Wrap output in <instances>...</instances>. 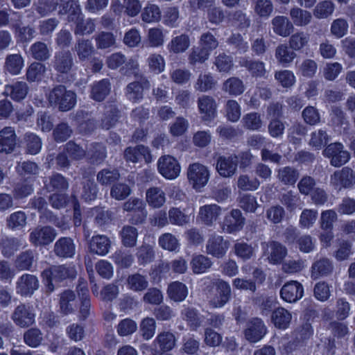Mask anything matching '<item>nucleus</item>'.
<instances>
[{
    "label": "nucleus",
    "instance_id": "60",
    "mask_svg": "<svg viewBox=\"0 0 355 355\" xmlns=\"http://www.w3.org/2000/svg\"><path fill=\"white\" fill-rule=\"evenodd\" d=\"M137 257L141 265L151 262L155 257V252L152 245L144 243L137 248Z\"/></svg>",
    "mask_w": 355,
    "mask_h": 355
},
{
    "label": "nucleus",
    "instance_id": "59",
    "mask_svg": "<svg viewBox=\"0 0 355 355\" xmlns=\"http://www.w3.org/2000/svg\"><path fill=\"white\" fill-rule=\"evenodd\" d=\"M35 261L34 253L31 250L21 252L15 261V266L21 270H30Z\"/></svg>",
    "mask_w": 355,
    "mask_h": 355
},
{
    "label": "nucleus",
    "instance_id": "19",
    "mask_svg": "<svg viewBox=\"0 0 355 355\" xmlns=\"http://www.w3.org/2000/svg\"><path fill=\"white\" fill-rule=\"evenodd\" d=\"M197 103L203 121H211L215 118L217 105L213 97L203 95L198 98Z\"/></svg>",
    "mask_w": 355,
    "mask_h": 355
},
{
    "label": "nucleus",
    "instance_id": "53",
    "mask_svg": "<svg viewBox=\"0 0 355 355\" xmlns=\"http://www.w3.org/2000/svg\"><path fill=\"white\" fill-rule=\"evenodd\" d=\"M286 44H279L275 49V58L277 61L282 64H289L296 57V53Z\"/></svg>",
    "mask_w": 355,
    "mask_h": 355
},
{
    "label": "nucleus",
    "instance_id": "36",
    "mask_svg": "<svg viewBox=\"0 0 355 355\" xmlns=\"http://www.w3.org/2000/svg\"><path fill=\"white\" fill-rule=\"evenodd\" d=\"M245 85L241 79L238 77H230L224 81L222 90L230 96H239L245 91Z\"/></svg>",
    "mask_w": 355,
    "mask_h": 355
},
{
    "label": "nucleus",
    "instance_id": "18",
    "mask_svg": "<svg viewBox=\"0 0 355 355\" xmlns=\"http://www.w3.org/2000/svg\"><path fill=\"white\" fill-rule=\"evenodd\" d=\"M304 294L302 285L297 281L286 282L281 288L282 298L290 303L295 302L301 299Z\"/></svg>",
    "mask_w": 355,
    "mask_h": 355
},
{
    "label": "nucleus",
    "instance_id": "25",
    "mask_svg": "<svg viewBox=\"0 0 355 355\" xmlns=\"http://www.w3.org/2000/svg\"><path fill=\"white\" fill-rule=\"evenodd\" d=\"M86 116H87V113L83 110H78L75 114H71V119L78 123L79 131L87 135L92 133L96 130L97 123L92 118H87L81 121L82 119L86 118Z\"/></svg>",
    "mask_w": 355,
    "mask_h": 355
},
{
    "label": "nucleus",
    "instance_id": "52",
    "mask_svg": "<svg viewBox=\"0 0 355 355\" xmlns=\"http://www.w3.org/2000/svg\"><path fill=\"white\" fill-rule=\"evenodd\" d=\"M335 9V4L330 0L320 1L313 10V15L318 19H327L330 17Z\"/></svg>",
    "mask_w": 355,
    "mask_h": 355
},
{
    "label": "nucleus",
    "instance_id": "28",
    "mask_svg": "<svg viewBox=\"0 0 355 355\" xmlns=\"http://www.w3.org/2000/svg\"><path fill=\"white\" fill-rule=\"evenodd\" d=\"M59 305L60 311L68 315L73 313L76 307V295L74 291L66 289L60 294Z\"/></svg>",
    "mask_w": 355,
    "mask_h": 355
},
{
    "label": "nucleus",
    "instance_id": "55",
    "mask_svg": "<svg viewBox=\"0 0 355 355\" xmlns=\"http://www.w3.org/2000/svg\"><path fill=\"white\" fill-rule=\"evenodd\" d=\"M141 16L146 23L157 22L161 19V10L157 5L148 3L143 9Z\"/></svg>",
    "mask_w": 355,
    "mask_h": 355
},
{
    "label": "nucleus",
    "instance_id": "42",
    "mask_svg": "<svg viewBox=\"0 0 355 355\" xmlns=\"http://www.w3.org/2000/svg\"><path fill=\"white\" fill-rule=\"evenodd\" d=\"M28 91V85L24 82H17L11 85H6L5 93L16 101L24 99Z\"/></svg>",
    "mask_w": 355,
    "mask_h": 355
},
{
    "label": "nucleus",
    "instance_id": "13",
    "mask_svg": "<svg viewBox=\"0 0 355 355\" xmlns=\"http://www.w3.org/2000/svg\"><path fill=\"white\" fill-rule=\"evenodd\" d=\"M215 285L216 293L209 300V304L212 308H221L230 299L231 288L230 284L223 279L216 280Z\"/></svg>",
    "mask_w": 355,
    "mask_h": 355
},
{
    "label": "nucleus",
    "instance_id": "20",
    "mask_svg": "<svg viewBox=\"0 0 355 355\" xmlns=\"http://www.w3.org/2000/svg\"><path fill=\"white\" fill-rule=\"evenodd\" d=\"M73 65V58L68 50H62L55 53L53 61V68L61 73L69 72Z\"/></svg>",
    "mask_w": 355,
    "mask_h": 355
},
{
    "label": "nucleus",
    "instance_id": "3",
    "mask_svg": "<svg viewBox=\"0 0 355 355\" xmlns=\"http://www.w3.org/2000/svg\"><path fill=\"white\" fill-rule=\"evenodd\" d=\"M136 80L130 83L125 89L126 98L133 103L144 98V91L150 87V81L143 74H135Z\"/></svg>",
    "mask_w": 355,
    "mask_h": 355
},
{
    "label": "nucleus",
    "instance_id": "61",
    "mask_svg": "<svg viewBox=\"0 0 355 355\" xmlns=\"http://www.w3.org/2000/svg\"><path fill=\"white\" fill-rule=\"evenodd\" d=\"M170 223L178 226H183L190 221L189 216L183 213L179 208L172 207L168 211Z\"/></svg>",
    "mask_w": 355,
    "mask_h": 355
},
{
    "label": "nucleus",
    "instance_id": "26",
    "mask_svg": "<svg viewBox=\"0 0 355 355\" xmlns=\"http://www.w3.org/2000/svg\"><path fill=\"white\" fill-rule=\"evenodd\" d=\"M239 64L240 67L245 68L253 77H265L266 74L265 64L262 61L243 57L239 59Z\"/></svg>",
    "mask_w": 355,
    "mask_h": 355
},
{
    "label": "nucleus",
    "instance_id": "49",
    "mask_svg": "<svg viewBox=\"0 0 355 355\" xmlns=\"http://www.w3.org/2000/svg\"><path fill=\"white\" fill-rule=\"evenodd\" d=\"M121 241L124 246L132 248L137 243L138 232L137 230L130 225H125L120 232Z\"/></svg>",
    "mask_w": 355,
    "mask_h": 355
},
{
    "label": "nucleus",
    "instance_id": "44",
    "mask_svg": "<svg viewBox=\"0 0 355 355\" xmlns=\"http://www.w3.org/2000/svg\"><path fill=\"white\" fill-rule=\"evenodd\" d=\"M127 286L129 289L135 292H141L148 286L147 276L139 272L130 275L127 278Z\"/></svg>",
    "mask_w": 355,
    "mask_h": 355
},
{
    "label": "nucleus",
    "instance_id": "38",
    "mask_svg": "<svg viewBox=\"0 0 355 355\" xmlns=\"http://www.w3.org/2000/svg\"><path fill=\"white\" fill-rule=\"evenodd\" d=\"M146 199L150 207L159 208L165 203L166 196L161 188L150 187L146 191Z\"/></svg>",
    "mask_w": 355,
    "mask_h": 355
},
{
    "label": "nucleus",
    "instance_id": "47",
    "mask_svg": "<svg viewBox=\"0 0 355 355\" xmlns=\"http://www.w3.org/2000/svg\"><path fill=\"white\" fill-rule=\"evenodd\" d=\"M299 178V172L294 167L284 166L277 171V178L284 184H294Z\"/></svg>",
    "mask_w": 355,
    "mask_h": 355
},
{
    "label": "nucleus",
    "instance_id": "8",
    "mask_svg": "<svg viewBox=\"0 0 355 355\" xmlns=\"http://www.w3.org/2000/svg\"><path fill=\"white\" fill-rule=\"evenodd\" d=\"M11 318L17 326L27 328L34 324L35 313L33 307L25 304H20L14 309Z\"/></svg>",
    "mask_w": 355,
    "mask_h": 355
},
{
    "label": "nucleus",
    "instance_id": "33",
    "mask_svg": "<svg viewBox=\"0 0 355 355\" xmlns=\"http://www.w3.org/2000/svg\"><path fill=\"white\" fill-rule=\"evenodd\" d=\"M77 6V2L73 0H47L46 12H53L58 8V13L65 15Z\"/></svg>",
    "mask_w": 355,
    "mask_h": 355
},
{
    "label": "nucleus",
    "instance_id": "6",
    "mask_svg": "<svg viewBox=\"0 0 355 355\" xmlns=\"http://www.w3.org/2000/svg\"><path fill=\"white\" fill-rule=\"evenodd\" d=\"M209 175L207 167L198 162L191 164L188 167L189 182L196 189L205 187L208 182Z\"/></svg>",
    "mask_w": 355,
    "mask_h": 355
},
{
    "label": "nucleus",
    "instance_id": "62",
    "mask_svg": "<svg viewBox=\"0 0 355 355\" xmlns=\"http://www.w3.org/2000/svg\"><path fill=\"white\" fill-rule=\"evenodd\" d=\"M164 35L161 29L158 28H150L148 31L146 44L148 46L159 47L163 45Z\"/></svg>",
    "mask_w": 355,
    "mask_h": 355
},
{
    "label": "nucleus",
    "instance_id": "54",
    "mask_svg": "<svg viewBox=\"0 0 355 355\" xmlns=\"http://www.w3.org/2000/svg\"><path fill=\"white\" fill-rule=\"evenodd\" d=\"M120 178L117 169L104 168L101 170L96 175V180L101 185L107 186L114 183Z\"/></svg>",
    "mask_w": 355,
    "mask_h": 355
},
{
    "label": "nucleus",
    "instance_id": "4",
    "mask_svg": "<svg viewBox=\"0 0 355 355\" xmlns=\"http://www.w3.org/2000/svg\"><path fill=\"white\" fill-rule=\"evenodd\" d=\"M322 155L330 159V164L334 167H340L349 160V152L344 150V146L340 142L331 143L326 146Z\"/></svg>",
    "mask_w": 355,
    "mask_h": 355
},
{
    "label": "nucleus",
    "instance_id": "58",
    "mask_svg": "<svg viewBox=\"0 0 355 355\" xmlns=\"http://www.w3.org/2000/svg\"><path fill=\"white\" fill-rule=\"evenodd\" d=\"M273 4L271 0H255L253 10L260 17H268L273 12Z\"/></svg>",
    "mask_w": 355,
    "mask_h": 355
},
{
    "label": "nucleus",
    "instance_id": "17",
    "mask_svg": "<svg viewBox=\"0 0 355 355\" xmlns=\"http://www.w3.org/2000/svg\"><path fill=\"white\" fill-rule=\"evenodd\" d=\"M245 223V218L239 209H232L225 216L222 225L223 231L232 234L240 231Z\"/></svg>",
    "mask_w": 355,
    "mask_h": 355
},
{
    "label": "nucleus",
    "instance_id": "48",
    "mask_svg": "<svg viewBox=\"0 0 355 355\" xmlns=\"http://www.w3.org/2000/svg\"><path fill=\"white\" fill-rule=\"evenodd\" d=\"M329 140L330 136L327 131L318 129L311 132L309 144L316 150H320L327 144Z\"/></svg>",
    "mask_w": 355,
    "mask_h": 355
},
{
    "label": "nucleus",
    "instance_id": "34",
    "mask_svg": "<svg viewBox=\"0 0 355 355\" xmlns=\"http://www.w3.org/2000/svg\"><path fill=\"white\" fill-rule=\"evenodd\" d=\"M275 33L282 37L288 36L293 29V25L285 16H277L271 21Z\"/></svg>",
    "mask_w": 355,
    "mask_h": 355
},
{
    "label": "nucleus",
    "instance_id": "39",
    "mask_svg": "<svg viewBox=\"0 0 355 355\" xmlns=\"http://www.w3.org/2000/svg\"><path fill=\"white\" fill-rule=\"evenodd\" d=\"M181 315L182 319L188 323L191 329L196 330L201 326L202 320L200 318V313L196 308L184 305Z\"/></svg>",
    "mask_w": 355,
    "mask_h": 355
},
{
    "label": "nucleus",
    "instance_id": "1",
    "mask_svg": "<svg viewBox=\"0 0 355 355\" xmlns=\"http://www.w3.org/2000/svg\"><path fill=\"white\" fill-rule=\"evenodd\" d=\"M48 100L50 105L58 107L61 112H67L76 105V94L60 85L55 87L49 92Z\"/></svg>",
    "mask_w": 355,
    "mask_h": 355
},
{
    "label": "nucleus",
    "instance_id": "43",
    "mask_svg": "<svg viewBox=\"0 0 355 355\" xmlns=\"http://www.w3.org/2000/svg\"><path fill=\"white\" fill-rule=\"evenodd\" d=\"M190 45V40L187 35L182 34L173 37L168 44L167 49L170 53L178 54L184 52Z\"/></svg>",
    "mask_w": 355,
    "mask_h": 355
},
{
    "label": "nucleus",
    "instance_id": "37",
    "mask_svg": "<svg viewBox=\"0 0 355 355\" xmlns=\"http://www.w3.org/2000/svg\"><path fill=\"white\" fill-rule=\"evenodd\" d=\"M290 17L293 23L297 26H305L309 24L312 20L311 12L295 6L290 10Z\"/></svg>",
    "mask_w": 355,
    "mask_h": 355
},
{
    "label": "nucleus",
    "instance_id": "14",
    "mask_svg": "<svg viewBox=\"0 0 355 355\" xmlns=\"http://www.w3.org/2000/svg\"><path fill=\"white\" fill-rule=\"evenodd\" d=\"M157 165L159 173L167 179H175L180 174V166L178 161L171 156L161 157Z\"/></svg>",
    "mask_w": 355,
    "mask_h": 355
},
{
    "label": "nucleus",
    "instance_id": "51",
    "mask_svg": "<svg viewBox=\"0 0 355 355\" xmlns=\"http://www.w3.org/2000/svg\"><path fill=\"white\" fill-rule=\"evenodd\" d=\"M216 85V81L211 73H200L194 84V88L200 92H205L212 89Z\"/></svg>",
    "mask_w": 355,
    "mask_h": 355
},
{
    "label": "nucleus",
    "instance_id": "7",
    "mask_svg": "<svg viewBox=\"0 0 355 355\" xmlns=\"http://www.w3.org/2000/svg\"><path fill=\"white\" fill-rule=\"evenodd\" d=\"M175 343L173 334L169 331L161 332L153 342L151 355H172L168 352L174 348Z\"/></svg>",
    "mask_w": 355,
    "mask_h": 355
},
{
    "label": "nucleus",
    "instance_id": "11",
    "mask_svg": "<svg viewBox=\"0 0 355 355\" xmlns=\"http://www.w3.org/2000/svg\"><path fill=\"white\" fill-rule=\"evenodd\" d=\"M330 184L339 190L341 188H350L355 184V175L352 168L343 167L336 171L330 177Z\"/></svg>",
    "mask_w": 355,
    "mask_h": 355
},
{
    "label": "nucleus",
    "instance_id": "41",
    "mask_svg": "<svg viewBox=\"0 0 355 355\" xmlns=\"http://www.w3.org/2000/svg\"><path fill=\"white\" fill-rule=\"evenodd\" d=\"M168 297L176 302H182L188 295L187 287L180 282H174L168 285L167 289Z\"/></svg>",
    "mask_w": 355,
    "mask_h": 355
},
{
    "label": "nucleus",
    "instance_id": "2",
    "mask_svg": "<svg viewBox=\"0 0 355 355\" xmlns=\"http://www.w3.org/2000/svg\"><path fill=\"white\" fill-rule=\"evenodd\" d=\"M76 271L74 267L62 266H54L50 268L46 276L48 284L46 286V291L52 292L55 289V284L67 278H74Z\"/></svg>",
    "mask_w": 355,
    "mask_h": 355
},
{
    "label": "nucleus",
    "instance_id": "35",
    "mask_svg": "<svg viewBox=\"0 0 355 355\" xmlns=\"http://www.w3.org/2000/svg\"><path fill=\"white\" fill-rule=\"evenodd\" d=\"M150 157L149 150L143 145H138L135 147H128L124 152V158L128 162H137L142 158L148 161Z\"/></svg>",
    "mask_w": 355,
    "mask_h": 355
},
{
    "label": "nucleus",
    "instance_id": "29",
    "mask_svg": "<svg viewBox=\"0 0 355 355\" xmlns=\"http://www.w3.org/2000/svg\"><path fill=\"white\" fill-rule=\"evenodd\" d=\"M334 270V265L329 259L320 258L316 260L311 267V277L314 279L331 275Z\"/></svg>",
    "mask_w": 355,
    "mask_h": 355
},
{
    "label": "nucleus",
    "instance_id": "22",
    "mask_svg": "<svg viewBox=\"0 0 355 355\" xmlns=\"http://www.w3.org/2000/svg\"><path fill=\"white\" fill-rule=\"evenodd\" d=\"M85 157L91 164H101L107 157L106 147L102 143H92L87 148Z\"/></svg>",
    "mask_w": 355,
    "mask_h": 355
},
{
    "label": "nucleus",
    "instance_id": "45",
    "mask_svg": "<svg viewBox=\"0 0 355 355\" xmlns=\"http://www.w3.org/2000/svg\"><path fill=\"white\" fill-rule=\"evenodd\" d=\"M6 224L12 230H21L27 224V214L22 211H15L7 218Z\"/></svg>",
    "mask_w": 355,
    "mask_h": 355
},
{
    "label": "nucleus",
    "instance_id": "30",
    "mask_svg": "<svg viewBox=\"0 0 355 355\" xmlns=\"http://www.w3.org/2000/svg\"><path fill=\"white\" fill-rule=\"evenodd\" d=\"M110 245V240L105 235L94 236L89 241V249L91 252L100 256L106 255L109 252Z\"/></svg>",
    "mask_w": 355,
    "mask_h": 355
},
{
    "label": "nucleus",
    "instance_id": "57",
    "mask_svg": "<svg viewBox=\"0 0 355 355\" xmlns=\"http://www.w3.org/2000/svg\"><path fill=\"white\" fill-rule=\"evenodd\" d=\"M244 128L250 130H259L263 125L261 114L258 112H250L242 119Z\"/></svg>",
    "mask_w": 355,
    "mask_h": 355
},
{
    "label": "nucleus",
    "instance_id": "27",
    "mask_svg": "<svg viewBox=\"0 0 355 355\" xmlns=\"http://www.w3.org/2000/svg\"><path fill=\"white\" fill-rule=\"evenodd\" d=\"M16 144V135L12 127H6L0 130V152L10 153Z\"/></svg>",
    "mask_w": 355,
    "mask_h": 355
},
{
    "label": "nucleus",
    "instance_id": "56",
    "mask_svg": "<svg viewBox=\"0 0 355 355\" xmlns=\"http://www.w3.org/2000/svg\"><path fill=\"white\" fill-rule=\"evenodd\" d=\"M5 67L9 73L17 75L24 67L23 58L19 54L9 55L6 59Z\"/></svg>",
    "mask_w": 355,
    "mask_h": 355
},
{
    "label": "nucleus",
    "instance_id": "12",
    "mask_svg": "<svg viewBox=\"0 0 355 355\" xmlns=\"http://www.w3.org/2000/svg\"><path fill=\"white\" fill-rule=\"evenodd\" d=\"M267 333V327L263 322L257 318H252L248 323L244 331L245 338L250 343H257Z\"/></svg>",
    "mask_w": 355,
    "mask_h": 355
},
{
    "label": "nucleus",
    "instance_id": "32",
    "mask_svg": "<svg viewBox=\"0 0 355 355\" xmlns=\"http://www.w3.org/2000/svg\"><path fill=\"white\" fill-rule=\"evenodd\" d=\"M292 319L291 313L283 307L275 309L271 315V320L276 328L286 329L288 327Z\"/></svg>",
    "mask_w": 355,
    "mask_h": 355
},
{
    "label": "nucleus",
    "instance_id": "46",
    "mask_svg": "<svg viewBox=\"0 0 355 355\" xmlns=\"http://www.w3.org/2000/svg\"><path fill=\"white\" fill-rule=\"evenodd\" d=\"M121 116L119 109L114 105L107 107L104 117L101 119V127L105 130H109L114 127L118 122Z\"/></svg>",
    "mask_w": 355,
    "mask_h": 355
},
{
    "label": "nucleus",
    "instance_id": "21",
    "mask_svg": "<svg viewBox=\"0 0 355 355\" xmlns=\"http://www.w3.org/2000/svg\"><path fill=\"white\" fill-rule=\"evenodd\" d=\"M54 253L61 258H72L76 253V245L70 237H62L54 245Z\"/></svg>",
    "mask_w": 355,
    "mask_h": 355
},
{
    "label": "nucleus",
    "instance_id": "15",
    "mask_svg": "<svg viewBox=\"0 0 355 355\" xmlns=\"http://www.w3.org/2000/svg\"><path fill=\"white\" fill-rule=\"evenodd\" d=\"M16 291L21 296H31L39 288L37 278L31 274L22 275L17 281Z\"/></svg>",
    "mask_w": 355,
    "mask_h": 355
},
{
    "label": "nucleus",
    "instance_id": "40",
    "mask_svg": "<svg viewBox=\"0 0 355 355\" xmlns=\"http://www.w3.org/2000/svg\"><path fill=\"white\" fill-rule=\"evenodd\" d=\"M190 263L192 271L195 274L206 272L213 264L210 258L203 254H194Z\"/></svg>",
    "mask_w": 355,
    "mask_h": 355
},
{
    "label": "nucleus",
    "instance_id": "9",
    "mask_svg": "<svg viewBox=\"0 0 355 355\" xmlns=\"http://www.w3.org/2000/svg\"><path fill=\"white\" fill-rule=\"evenodd\" d=\"M261 245L264 254L270 263L279 264L287 255L286 248L278 241L264 242Z\"/></svg>",
    "mask_w": 355,
    "mask_h": 355
},
{
    "label": "nucleus",
    "instance_id": "31",
    "mask_svg": "<svg viewBox=\"0 0 355 355\" xmlns=\"http://www.w3.org/2000/svg\"><path fill=\"white\" fill-rule=\"evenodd\" d=\"M111 83L108 79L94 83L91 88L90 96L96 101H103L110 93Z\"/></svg>",
    "mask_w": 355,
    "mask_h": 355
},
{
    "label": "nucleus",
    "instance_id": "5",
    "mask_svg": "<svg viewBox=\"0 0 355 355\" xmlns=\"http://www.w3.org/2000/svg\"><path fill=\"white\" fill-rule=\"evenodd\" d=\"M123 209L132 212V215L129 221L133 225H139L145 222L147 218V211L145 202L139 198H131L123 204Z\"/></svg>",
    "mask_w": 355,
    "mask_h": 355
},
{
    "label": "nucleus",
    "instance_id": "10",
    "mask_svg": "<svg viewBox=\"0 0 355 355\" xmlns=\"http://www.w3.org/2000/svg\"><path fill=\"white\" fill-rule=\"evenodd\" d=\"M217 157L216 169L223 178L233 176L237 170L238 157L236 155L224 156L216 154Z\"/></svg>",
    "mask_w": 355,
    "mask_h": 355
},
{
    "label": "nucleus",
    "instance_id": "16",
    "mask_svg": "<svg viewBox=\"0 0 355 355\" xmlns=\"http://www.w3.org/2000/svg\"><path fill=\"white\" fill-rule=\"evenodd\" d=\"M229 248V242L225 241L221 236L211 235L206 245V252L218 259L223 257Z\"/></svg>",
    "mask_w": 355,
    "mask_h": 355
},
{
    "label": "nucleus",
    "instance_id": "50",
    "mask_svg": "<svg viewBox=\"0 0 355 355\" xmlns=\"http://www.w3.org/2000/svg\"><path fill=\"white\" fill-rule=\"evenodd\" d=\"M74 49L80 61H84L94 52V46L89 40L79 39L75 44Z\"/></svg>",
    "mask_w": 355,
    "mask_h": 355
},
{
    "label": "nucleus",
    "instance_id": "23",
    "mask_svg": "<svg viewBox=\"0 0 355 355\" xmlns=\"http://www.w3.org/2000/svg\"><path fill=\"white\" fill-rule=\"evenodd\" d=\"M24 245V241L21 238L13 236H3L0 240V250L5 257H10L15 252Z\"/></svg>",
    "mask_w": 355,
    "mask_h": 355
},
{
    "label": "nucleus",
    "instance_id": "63",
    "mask_svg": "<svg viewBox=\"0 0 355 355\" xmlns=\"http://www.w3.org/2000/svg\"><path fill=\"white\" fill-rule=\"evenodd\" d=\"M300 75L306 78H313L318 70V64L311 59L304 60L297 67Z\"/></svg>",
    "mask_w": 355,
    "mask_h": 355
},
{
    "label": "nucleus",
    "instance_id": "24",
    "mask_svg": "<svg viewBox=\"0 0 355 355\" xmlns=\"http://www.w3.org/2000/svg\"><path fill=\"white\" fill-rule=\"evenodd\" d=\"M221 214V208L216 205H207L199 209L198 217L201 222L211 226L216 222Z\"/></svg>",
    "mask_w": 355,
    "mask_h": 355
},
{
    "label": "nucleus",
    "instance_id": "64",
    "mask_svg": "<svg viewBox=\"0 0 355 355\" xmlns=\"http://www.w3.org/2000/svg\"><path fill=\"white\" fill-rule=\"evenodd\" d=\"M159 245L161 248L168 251H175L179 248L177 238L171 233H164L159 237Z\"/></svg>",
    "mask_w": 355,
    "mask_h": 355
}]
</instances>
